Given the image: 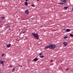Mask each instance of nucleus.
Segmentation results:
<instances>
[{
    "label": "nucleus",
    "mask_w": 73,
    "mask_h": 73,
    "mask_svg": "<svg viewBox=\"0 0 73 73\" xmlns=\"http://www.w3.org/2000/svg\"><path fill=\"white\" fill-rule=\"evenodd\" d=\"M11 29V28H10V29H9V30L10 31V30Z\"/></svg>",
    "instance_id": "nucleus-31"
},
{
    "label": "nucleus",
    "mask_w": 73,
    "mask_h": 73,
    "mask_svg": "<svg viewBox=\"0 0 73 73\" xmlns=\"http://www.w3.org/2000/svg\"><path fill=\"white\" fill-rule=\"evenodd\" d=\"M12 67V66H11V65H10V68Z\"/></svg>",
    "instance_id": "nucleus-26"
},
{
    "label": "nucleus",
    "mask_w": 73,
    "mask_h": 73,
    "mask_svg": "<svg viewBox=\"0 0 73 73\" xmlns=\"http://www.w3.org/2000/svg\"><path fill=\"white\" fill-rule=\"evenodd\" d=\"M4 62H5V61H4Z\"/></svg>",
    "instance_id": "nucleus-34"
},
{
    "label": "nucleus",
    "mask_w": 73,
    "mask_h": 73,
    "mask_svg": "<svg viewBox=\"0 0 73 73\" xmlns=\"http://www.w3.org/2000/svg\"><path fill=\"white\" fill-rule=\"evenodd\" d=\"M15 70V68H13L12 70V72H14V71Z\"/></svg>",
    "instance_id": "nucleus-16"
},
{
    "label": "nucleus",
    "mask_w": 73,
    "mask_h": 73,
    "mask_svg": "<svg viewBox=\"0 0 73 73\" xmlns=\"http://www.w3.org/2000/svg\"><path fill=\"white\" fill-rule=\"evenodd\" d=\"M38 59V58H34V59L33 60V61H37V59Z\"/></svg>",
    "instance_id": "nucleus-9"
},
{
    "label": "nucleus",
    "mask_w": 73,
    "mask_h": 73,
    "mask_svg": "<svg viewBox=\"0 0 73 73\" xmlns=\"http://www.w3.org/2000/svg\"><path fill=\"white\" fill-rule=\"evenodd\" d=\"M52 61H53V60H51L50 61V62H52Z\"/></svg>",
    "instance_id": "nucleus-24"
},
{
    "label": "nucleus",
    "mask_w": 73,
    "mask_h": 73,
    "mask_svg": "<svg viewBox=\"0 0 73 73\" xmlns=\"http://www.w3.org/2000/svg\"><path fill=\"white\" fill-rule=\"evenodd\" d=\"M68 0H61L62 3H66Z\"/></svg>",
    "instance_id": "nucleus-4"
},
{
    "label": "nucleus",
    "mask_w": 73,
    "mask_h": 73,
    "mask_svg": "<svg viewBox=\"0 0 73 73\" xmlns=\"http://www.w3.org/2000/svg\"><path fill=\"white\" fill-rule=\"evenodd\" d=\"M68 38V36H64V39H65L66 38Z\"/></svg>",
    "instance_id": "nucleus-11"
},
{
    "label": "nucleus",
    "mask_w": 73,
    "mask_h": 73,
    "mask_svg": "<svg viewBox=\"0 0 73 73\" xmlns=\"http://www.w3.org/2000/svg\"><path fill=\"white\" fill-rule=\"evenodd\" d=\"M70 29H67L66 30V31L67 32H70Z\"/></svg>",
    "instance_id": "nucleus-13"
},
{
    "label": "nucleus",
    "mask_w": 73,
    "mask_h": 73,
    "mask_svg": "<svg viewBox=\"0 0 73 73\" xmlns=\"http://www.w3.org/2000/svg\"><path fill=\"white\" fill-rule=\"evenodd\" d=\"M60 3V4H61V5H62L64 3Z\"/></svg>",
    "instance_id": "nucleus-20"
},
{
    "label": "nucleus",
    "mask_w": 73,
    "mask_h": 73,
    "mask_svg": "<svg viewBox=\"0 0 73 73\" xmlns=\"http://www.w3.org/2000/svg\"><path fill=\"white\" fill-rule=\"evenodd\" d=\"M49 48V46H46L45 47V49H48Z\"/></svg>",
    "instance_id": "nucleus-12"
},
{
    "label": "nucleus",
    "mask_w": 73,
    "mask_h": 73,
    "mask_svg": "<svg viewBox=\"0 0 73 73\" xmlns=\"http://www.w3.org/2000/svg\"><path fill=\"white\" fill-rule=\"evenodd\" d=\"M11 24H6V25L5 27H6L7 28L11 27Z\"/></svg>",
    "instance_id": "nucleus-3"
},
{
    "label": "nucleus",
    "mask_w": 73,
    "mask_h": 73,
    "mask_svg": "<svg viewBox=\"0 0 73 73\" xmlns=\"http://www.w3.org/2000/svg\"><path fill=\"white\" fill-rule=\"evenodd\" d=\"M43 27V26L42 25V26H41V27Z\"/></svg>",
    "instance_id": "nucleus-29"
},
{
    "label": "nucleus",
    "mask_w": 73,
    "mask_h": 73,
    "mask_svg": "<svg viewBox=\"0 0 73 73\" xmlns=\"http://www.w3.org/2000/svg\"><path fill=\"white\" fill-rule=\"evenodd\" d=\"M2 64V65L4 66V62L1 60H0V64Z\"/></svg>",
    "instance_id": "nucleus-6"
},
{
    "label": "nucleus",
    "mask_w": 73,
    "mask_h": 73,
    "mask_svg": "<svg viewBox=\"0 0 73 73\" xmlns=\"http://www.w3.org/2000/svg\"><path fill=\"white\" fill-rule=\"evenodd\" d=\"M49 48L51 49H54L56 47V45L55 44H52L50 45L49 46Z\"/></svg>",
    "instance_id": "nucleus-2"
},
{
    "label": "nucleus",
    "mask_w": 73,
    "mask_h": 73,
    "mask_svg": "<svg viewBox=\"0 0 73 73\" xmlns=\"http://www.w3.org/2000/svg\"><path fill=\"white\" fill-rule=\"evenodd\" d=\"M63 45L65 46H66L67 45V42H63Z\"/></svg>",
    "instance_id": "nucleus-5"
},
{
    "label": "nucleus",
    "mask_w": 73,
    "mask_h": 73,
    "mask_svg": "<svg viewBox=\"0 0 73 73\" xmlns=\"http://www.w3.org/2000/svg\"><path fill=\"white\" fill-rule=\"evenodd\" d=\"M25 12L26 14H29V11L28 10H25Z\"/></svg>",
    "instance_id": "nucleus-7"
},
{
    "label": "nucleus",
    "mask_w": 73,
    "mask_h": 73,
    "mask_svg": "<svg viewBox=\"0 0 73 73\" xmlns=\"http://www.w3.org/2000/svg\"><path fill=\"white\" fill-rule=\"evenodd\" d=\"M69 70V69L68 68H67L66 69V71H67L68 70Z\"/></svg>",
    "instance_id": "nucleus-25"
},
{
    "label": "nucleus",
    "mask_w": 73,
    "mask_h": 73,
    "mask_svg": "<svg viewBox=\"0 0 73 73\" xmlns=\"http://www.w3.org/2000/svg\"><path fill=\"white\" fill-rule=\"evenodd\" d=\"M19 66H20V67H21V68H22V66L21 65H19Z\"/></svg>",
    "instance_id": "nucleus-22"
},
{
    "label": "nucleus",
    "mask_w": 73,
    "mask_h": 73,
    "mask_svg": "<svg viewBox=\"0 0 73 73\" xmlns=\"http://www.w3.org/2000/svg\"><path fill=\"white\" fill-rule=\"evenodd\" d=\"M31 6L33 7H34L35 6V5H34V4H32Z\"/></svg>",
    "instance_id": "nucleus-18"
},
{
    "label": "nucleus",
    "mask_w": 73,
    "mask_h": 73,
    "mask_svg": "<svg viewBox=\"0 0 73 73\" xmlns=\"http://www.w3.org/2000/svg\"><path fill=\"white\" fill-rule=\"evenodd\" d=\"M4 19H5V17H2L1 18V20H4Z\"/></svg>",
    "instance_id": "nucleus-17"
},
{
    "label": "nucleus",
    "mask_w": 73,
    "mask_h": 73,
    "mask_svg": "<svg viewBox=\"0 0 73 73\" xmlns=\"http://www.w3.org/2000/svg\"><path fill=\"white\" fill-rule=\"evenodd\" d=\"M38 57V56H36V57Z\"/></svg>",
    "instance_id": "nucleus-33"
},
{
    "label": "nucleus",
    "mask_w": 73,
    "mask_h": 73,
    "mask_svg": "<svg viewBox=\"0 0 73 73\" xmlns=\"http://www.w3.org/2000/svg\"><path fill=\"white\" fill-rule=\"evenodd\" d=\"M32 35L36 39L38 40L39 37L38 36V35L37 33L35 34L34 33H32Z\"/></svg>",
    "instance_id": "nucleus-1"
},
{
    "label": "nucleus",
    "mask_w": 73,
    "mask_h": 73,
    "mask_svg": "<svg viewBox=\"0 0 73 73\" xmlns=\"http://www.w3.org/2000/svg\"><path fill=\"white\" fill-rule=\"evenodd\" d=\"M4 54H2V56H3L4 55Z\"/></svg>",
    "instance_id": "nucleus-23"
},
{
    "label": "nucleus",
    "mask_w": 73,
    "mask_h": 73,
    "mask_svg": "<svg viewBox=\"0 0 73 73\" xmlns=\"http://www.w3.org/2000/svg\"><path fill=\"white\" fill-rule=\"evenodd\" d=\"M26 1H27L28 0H25Z\"/></svg>",
    "instance_id": "nucleus-27"
},
{
    "label": "nucleus",
    "mask_w": 73,
    "mask_h": 73,
    "mask_svg": "<svg viewBox=\"0 0 73 73\" xmlns=\"http://www.w3.org/2000/svg\"><path fill=\"white\" fill-rule=\"evenodd\" d=\"M26 39H27V37H26Z\"/></svg>",
    "instance_id": "nucleus-28"
},
{
    "label": "nucleus",
    "mask_w": 73,
    "mask_h": 73,
    "mask_svg": "<svg viewBox=\"0 0 73 73\" xmlns=\"http://www.w3.org/2000/svg\"><path fill=\"white\" fill-rule=\"evenodd\" d=\"M42 55V53H40V54H39V56H41Z\"/></svg>",
    "instance_id": "nucleus-21"
},
{
    "label": "nucleus",
    "mask_w": 73,
    "mask_h": 73,
    "mask_svg": "<svg viewBox=\"0 0 73 73\" xmlns=\"http://www.w3.org/2000/svg\"><path fill=\"white\" fill-rule=\"evenodd\" d=\"M70 36L72 37H73V35L72 34H70Z\"/></svg>",
    "instance_id": "nucleus-19"
},
{
    "label": "nucleus",
    "mask_w": 73,
    "mask_h": 73,
    "mask_svg": "<svg viewBox=\"0 0 73 73\" xmlns=\"http://www.w3.org/2000/svg\"><path fill=\"white\" fill-rule=\"evenodd\" d=\"M25 5H28V3H27V2H25Z\"/></svg>",
    "instance_id": "nucleus-15"
},
{
    "label": "nucleus",
    "mask_w": 73,
    "mask_h": 73,
    "mask_svg": "<svg viewBox=\"0 0 73 73\" xmlns=\"http://www.w3.org/2000/svg\"><path fill=\"white\" fill-rule=\"evenodd\" d=\"M36 1H39V0H36Z\"/></svg>",
    "instance_id": "nucleus-30"
},
{
    "label": "nucleus",
    "mask_w": 73,
    "mask_h": 73,
    "mask_svg": "<svg viewBox=\"0 0 73 73\" xmlns=\"http://www.w3.org/2000/svg\"><path fill=\"white\" fill-rule=\"evenodd\" d=\"M40 58H43L44 57V56L43 55H42V56H40Z\"/></svg>",
    "instance_id": "nucleus-14"
},
{
    "label": "nucleus",
    "mask_w": 73,
    "mask_h": 73,
    "mask_svg": "<svg viewBox=\"0 0 73 73\" xmlns=\"http://www.w3.org/2000/svg\"><path fill=\"white\" fill-rule=\"evenodd\" d=\"M11 44H8L7 45V47L8 48H10L11 47Z\"/></svg>",
    "instance_id": "nucleus-8"
},
{
    "label": "nucleus",
    "mask_w": 73,
    "mask_h": 73,
    "mask_svg": "<svg viewBox=\"0 0 73 73\" xmlns=\"http://www.w3.org/2000/svg\"><path fill=\"white\" fill-rule=\"evenodd\" d=\"M68 8V7H64V8L65 10H67Z\"/></svg>",
    "instance_id": "nucleus-10"
},
{
    "label": "nucleus",
    "mask_w": 73,
    "mask_h": 73,
    "mask_svg": "<svg viewBox=\"0 0 73 73\" xmlns=\"http://www.w3.org/2000/svg\"><path fill=\"white\" fill-rule=\"evenodd\" d=\"M72 10L73 11V7L72 8Z\"/></svg>",
    "instance_id": "nucleus-32"
}]
</instances>
